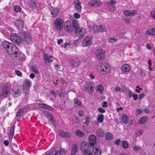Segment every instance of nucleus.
Returning <instances> with one entry per match:
<instances>
[{
  "instance_id": "nucleus-1",
  "label": "nucleus",
  "mask_w": 155,
  "mask_h": 155,
  "mask_svg": "<svg viewBox=\"0 0 155 155\" xmlns=\"http://www.w3.org/2000/svg\"><path fill=\"white\" fill-rule=\"evenodd\" d=\"M96 69L99 74L102 75H105L108 74L110 71V68L106 63L103 62L98 64Z\"/></svg>"
},
{
  "instance_id": "nucleus-2",
  "label": "nucleus",
  "mask_w": 155,
  "mask_h": 155,
  "mask_svg": "<svg viewBox=\"0 0 155 155\" xmlns=\"http://www.w3.org/2000/svg\"><path fill=\"white\" fill-rule=\"evenodd\" d=\"M20 35L22 38V41H25L27 43H30L32 42L31 37L30 34L26 31H22L20 33Z\"/></svg>"
},
{
  "instance_id": "nucleus-3",
  "label": "nucleus",
  "mask_w": 155,
  "mask_h": 155,
  "mask_svg": "<svg viewBox=\"0 0 155 155\" xmlns=\"http://www.w3.org/2000/svg\"><path fill=\"white\" fill-rule=\"evenodd\" d=\"M31 86L30 81L27 79H25L23 83L22 86L24 90V93L28 94L30 91L29 87Z\"/></svg>"
},
{
  "instance_id": "nucleus-4",
  "label": "nucleus",
  "mask_w": 155,
  "mask_h": 155,
  "mask_svg": "<svg viewBox=\"0 0 155 155\" xmlns=\"http://www.w3.org/2000/svg\"><path fill=\"white\" fill-rule=\"evenodd\" d=\"M10 38L12 41L17 45H19L22 41V39L20 37L17 35L16 34H12Z\"/></svg>"
},
{
  "instance_id": "nucleus-5",
  "label": "nucleus",
  "mask_w": 155,
  "mask_h": 155,
  "mask_svg": "<svg viewBox=\"0 0 155 155\" xmlns=\"http://www.w3.org/2000/svg\"><path fill=\"white\" fill-rule=\"evenodd\" d=\"M94 85L91 82H88L84 86V91L87 93H91L94 92Z\"/></svg>"
},
{
  "instance_id": "nucleus-6",
  "label": "nucleus",
  "mask_w": 155,
  "mask_h": 155,
  "mask_svg": "<svg viewBox=\"0 0 155 155\" xmlns=\"http://www.w3.org/2000/svg\"><path fill=\"white\" fill-rule=\"evenodd\" d=\"M105 52L103 49L98 48L96 50V57L99 60H103L105 57Z\"/></svg>"
},
{
  "instance_id": "nucleus-7",
  "label": "nucleus",
  "mask_w": 155,
  "mask_h": 155,
  "mask_svg": "<svg viewBox=\"0 0 155 155\" xmlns=\"http://www.w3.org/2000/svg\"><path fill=\"white\" fill-rule=\"evenodd\" d=\"M54 25L56 31H60L63 28V20H55Z\"/></svg>"
},
{
  "instance_id": "nucleus-8",
  "label": "nucleus",
  "mask_w": 155,
  "mask_h": 155,
  "mask_svg": "<svg viewBox=\"0 0 155 155\" xmlns=\"http://www.w3.org/2000/svg\"><path fill=\"white\" fill-rule=\"evenodd\" d=\"M81 149L84 154L91 152L88 144L85 142H83L81 143Z\"/></svg>"
},
{
  "instance_id": "nucleus-9",
  "label": "nucleus",
  "mask_w": 155,
  "mask_h": 155,
  "mask_svg": "<svg viewBox=\"0 0 155 155\" xmlns=\"http://www.w3.org/2000/svg\"><path fill=\"white\" fill-rule=\"evenodd\" d=\"M58 133L59 135L63 138H70L71 137V135L69 133L62 130H58Z\"/></svg>"
},
{
  "instance_id": "nucleus-10",
  "label": "nucleus",
  "mask_w": 155,
  "mask_h": 155,
  "mask_svg": "<svg viewBox=\"0 0 155 155\" xmlns=\"http://www.w3.org/2000/svg\"><path fill=\"white\" fill-rule=\"evenodd\" d=\"M24 92V90L22 86H20L15 90H14L13 91V95L15 97H17L21 95L23 92Z\"/></svg>"
},
{
  "instance_id": "nucleus-11",
  "label": "nucleus",
  "mask_w": 155,
  "mask_h": 155,
  "mask_svg": "<svg viewBox=\"0 0 155 155\" xmlns=\"http://www.w3.org/2000/svg\"><path fill=\"white\" fill-rule=\"evenodd\" d=\"M16 50H18L17 48L15 45L12 43L9 48L7 49L6 51L9 54H12L14 52H15V51H16Z\"/></svg>"
},
{
  "instance_id": "nucleus-12",
  "label": "nucleus",
  "mask_w": 155,
  "mask_h": 155,
  "mask_svg": "<svg viewBox=\"0 0 155 155\" xmlns=\"http://www.w3.org/2000/svg\"><path fill=\"white\" fill-rule=\"evenodd\" d=\"M106 28L104 25H94L93 27V30L95 32H98L106 31Z\"/></svg>"
},
{
  "instance_id": "nucleus-13",
  "label": "nucleus",
  "mask_w": 155,
  "mask_h": 155,
  "mask_svg": "<svg viewBox=\"0 0 155 155\" xmlns=\"http://www.w3.org/2000/svg\"><path fill=\"white\" fill-rule=\"evenodd\" d=\"M96 137L94 135H91L89 137V141L91 147H94L96 144Z\"/></svg>"
},
{
  "instance_id": "nucleus-14",
  "label": "nucleus",
  "mask_w": 155,
  "mask_h": 155,
  "mask_svg": "<svg viewBox=\"0 0 155 155\" xmlns=\"http://www.w3.org/2000/svg\"><path fill=\"white\" fill-rule=\"evenodd\" d=\"M92 42V41L91 37L89 36H87L83 40L82 45L84 47H87L91 45Z\"/></svg>"
},
{
  "instance_id": "nucleus-15",
  "label": "nucleus",
  "mask_w": 155,
  "mask_h": 155,
  "mask_svg": "<svg viewBox=\"0 0 155 155\" xmlns=\"http://www.w3.org/2000/svg\"><path fill=\"white\" fill-rule=\"evenodd\" d=\"M74 4L75 10L79 12H80L81 10V7L80 1L78 0H75L74 1Z\"/></svg>"
},
{
  "instance_id": "nucleus-16",
  "label": "nucleus",
  "mask_w": 155,
  "mask_h": 155,
  "mask_svg": "<svg viewBox=\"0 0 155 155\" xmlns=\"http://www.w3.org/2000/svg\"><path fill=\"white\" fill-rule=\"evenodd\" d=\"M137 13V11L136 10H126L124 11L123 12L124 15L127 16H134Z\"/></svg>"
},
{
  "instance_id": "nucleus-17",
  "label": "nucleus",
  "mask_w": 155,
  "mask_h": 155,
  "mask_svg": "<svg viewBox=\"0 0 155 155\" xmlns=\"http://www.w3.org/2000/svg\"><path fill=\"white\" fill-rule=\"evenodd\" d=\"M101 4V2L99 0H91L89 4L91 6L97 7Z\"/></svg>"
},
{
  "instance_id": "nucleus-18",
  "label": "nucleus",
  "mask_w": 155,
  "mask_h": 155,
  "mask_svg": "<svg viewBox=\"0 0 155 155\" xmlns=\"http://www.w3.org/2000/svg\"><path fill=\"white\" fill-rule=\"evenodd\" d=\"M53 57L52 56H49L47 54H45L43 55V58L45 63H47L52 62L53 59H51Z\"/></svg>"
},
{
  "instance_id": "nucleus-19",
  "label": "nucleus",
  "mask_w": 155,
  "mask_h": 155,
  "mask_svg": "<svg viewBox=\"0 0 155 155\" xmlns=\"http://www.w3.org/2000/svg\"><path fill=\"white\" fill-rule=\"evenodd\" d=\"M64 30L67 31H69L72 30L73 27L71 26L70 21H66L65 24Z\"/></svg>"
},
{
  "instance_id": "nucleus-20",
  "label": "nucleus",
  "mask_w": 155,
  "mask_h": 155,
  "mask_svg": "<svg viewBox=\"0 0 155 155\" xmlns=\"http://www.w3.org/2000/svg\"><path fill=\"white\" fill-rule=\"evenodd\" d=\"M18 50H16L15 52H14L12 54H10L9 55H11V57L12 58L15 60H18L20 58V55L19 53L18 52Z\"/></svg>"
},
{
  "instance_id": "nucleus-21",
  "label": "nucleus",
  "mask_w": 155,
  "mask_h": 155,
  "mask_svg": "<svg viewBox=\"0 0 155 155\" xmlns=\"http://www.w3.org/2000/svg\"><path fill=\"white\" fill-rule=\"evenodd\" d=\"M75 32L77 36L80 35L81 38L84 36V30L83 28H80L79 27V28L75 29Z\"/></svg>"
},
{
  "instance_id": "nucleus-22",
  "label": "nucleus",
  "mask_w": 155,
  "mask_h": 155,
  "mask_svg": "<svg viewBox=\"0 0 155 155\" xmlns=\"http://www.w3.org/2000/svg\"><path fill=\"white\" fill-rule=\"evenodd\" d=\"M80 63L79 59L78 58H76L71 61V64L74 67H78Z\"/></svg>"
},
{
  "instance_id": "nucleus-23",
  "label": "nucleus",
  "mask_w": 155,
  "mask_h": 155,
  "mask_svg": "<svg viewBox=\"0 0 155 155\" xmlns=\"http://www.w3.org/2000/svg\"><path fill=\"white\" fill-rule=\"evenodd\" d=\"M39 4L35 0H33L30 2L29 6L31 8H36L39 6Z\"/></svg>"
},
{
  "instance_id": "nucleus-24",
  "label": "nucleus",
  "mask_w": 155,
  "mask_h": 155,
  "mask_svg": "<svg viewBox=\"0 0 155 155\" xmlns=\"http://www.w3.org/2000/svg\"><path fill=\"white\" fill-rule=\"evenodd\" d=\"M148 120V118L147 116H144L140 118L138 120V123L140 124H143L146 123Z\"/></svg>"
},
{
  "instance_id": "nucleus-25",
  "label": "nucleus",
  "mask_w": 155,
  "mask_h": 155,
  "mask_svg": "<svg viewBox=\"0 0 155 155\" xmlns=\"http://www.w3.org/2000/svg\"><path fill=\"white\" fill-rule=\"evenodd\" d=\"M15 25L18 28H24V22L22 20H16L15 22Z\"/></svg>"
},
{
  "instance_id": "nucleus-26",
  "label": "nucleus",
  "mask_w": 155,
  "mask_h": 155,
  "mask_svg": "<svg viewBox=\"0 0 155 155\" xmlns=\"http://www.w3.org/2000/svg\"><path fill=\"white\" fill-rule=\"evenodd\" d=\"M39 105L40 107L42 108L47 109L52 111H54V109L51 106L45 104L40 103L39 104Z\"/></svg>"
},
{
  "instance_id": "nucleus-27",
  "label": "nucleus",
  "mask_w": 155,
  "mask_h": 155,
  "mask_svg": "<svg viewBox=\"0 0 155 155\" xmlns=\"http://www.w3.org/2000/svg\"><path fill=\"white\" fill-rule=\"evenodd\" d=\"M43 113L45 116L48 118L50 121H52L53 123L52 120L53 118V117L51 113L46 111H43Z\"/></svg>"
},
{
  "instance_id": "nucleus-28",
  "label": "nucleus",
  "mask_w": 155,
  "mask_h": 155,
  "mask_svg": "<svg viewBox=\"0 0 155 155\" xmlns=\"http://www.w3.org/2000/svg\"><path fill=\"white\" fill-rule=\"evenodd\" d=\"M92 150L95 155H101V151L99 146H95L93 148Z\"/></svg>"
},
{
  "instance_id": "nucleus-29",
  "label": "nucleus",
  "mask_w": 155,
  "mask_h": 155,
  "mask_svg": "<svg viewBox=\"0 0 155 155\" xmlns=\"http://www.w3.org/2000/svg\"><path fill=\"white\" fill-rule=\"evenodd\" d=\"M78 150L77 145L76 144H73L72 146L71 155H75Z\"/></svg>"
},
{
  "instance_id": "nucleus-30",
  "label": "nucleus",
  "mask_w": 155,
  "mask_h": 155,
  "mask_svg": "<svg viewBox=\"0 0 155 155\" xmlns=\"http://www.w3.org/2000/svg\"><path fill=\"white\" fill-rule=\"evenodd\" d=\"M146 33L151 36L155 35V29L154 28H149L145 31Z\"/></svg>"
},
{
  "instance_id": "nucleus-31",
  "label": "nucleus",
  "mask_w": 155,
  "mask_h": 155,
  "mask_svg": "<svg viewBox=\"0 0 155 155\" xmlns=\"http://www.w3.org/2000/svg\"><path fill=\"white\" fill-rule=\"evenodd\" d=\"M130 69V66L128 64H124L121 67V71L125 72L129 71Z\"/></svg>"
},
{
  "instance_id": "nucleus-32",
  "label": "nucleus",
  "mask_w": 155,
  "mask_h": 155,
  "mask_svg": "<svg viewBox=\"0 0 155 155\" xmlns=\"http://www.w3.org/2000/svg\"><path fill=\"white\" fill-rule=\"evenodd\" d=\"M15 125H13L12 126L11 128L10 131L8 135V137L10 140H12V138L13 135L14 134V131L15 128Z\"/></svg>"
},
{
  "instance_id": "nucleus-33",
  "label": "nucleus",
  "mask_w": 155,
  "mask_h": 155,
  "mask_svg": "<svg viewBox=\"0 0 155 155\" xmlns=\"http://www.w3.org/2000/svg\"><path fill=\"white\" fill-rule=\"evenodd\" d=\"M96 134L97 136L102 137L104 136L105 134L102 130L99 129L97 130Z\"/></svg>"
},
{
  "instance_id": "nucleus-34",
  "label": "nucleus",
  "mask_w": 155,
  "mask_h": 155,
  "mask_svg": "<svg viewBox=\"0 0 155 155\" xmlns=\"http://www.w3.org/2000/svg\"><path fill=\"white\" fill-rule=\"evenodd\" d=\"M12 43L6 41H4L2 42V45L6 51Z\"/></svg>"
},
{
  "instance_id": "nucleus-35",
  "label": "nucleus",
  "mask_w": 155,
  "mask_h": 155,
  "mask_svg": "<svg viewBox=\"0 0 155 155\" xmlns=\"http://www.w3.org/2000/svg\"><path fill=\"white\" fill-rule=\"evenodd\" d=\"M2 95L5 97H8L10 94V90L2 89Z\"/></svg>"
},
{
  "instance_id": "nucleus-36",
  "label": "nucleus",
  "mask_w": 155,
  "mask_h": 155,
  "mask_svg": "<svg viewBox=\"0 0 155 155\" xmlns=\"http://www.w3.org/2000/svg\"><path fill=\"white\" fill-rule=\"evenodd\" d=\"M11 84L9 82H7L3 86L2 89L10 90L11 88Z\"/></svg>"
},
{
  "instance_id": "nucleus-37",
  "label": "nucleus",
  "mask_w": 155,
  "mask_h": 155,
  "mask_svg": "<svg viewBox=\"0 0 155 155\" xmlns=\"http://www.w3.org/2000/svg\"><path fill=\"white\" fill-rule=\"evenodd\" d=\"M113 137V135L110 133H107L106 134L105 138L107 140H111Z\"/></svg>"
},
{
  "instance_id": "nucleus-38",
  "label": "nucleus",
  "mask_w": 155,
  "mask_h": 155,
  "mask_svg": "<svg viewBox=\"0 0 155 155\" xmlns=\"http://www.w3.org/2000/svg\"><path fill=\"white\" fill-rule=\"evenodd\" d=\"M122 118V121L124 123L127 124L128 123L129 119L126 115L124 114H123Z\"/></svg>"
},
{
  "instance_id": "nucleus-39",
  "label": "nucleus",
  "mask_w": 155,
  "mask_h": 155,
  "mask_svg": "<svg viewBox=\"0 0 155 155\" xmlns=\"http://www.w3.org/2000/svg\"><path fill=\"white\" fill-rule=\"evenodd\" d=\"M59 10L58 8H54L53 9L51 12V14L54 17H56L59 13Z\"/></svg>"
},
{
  "instance_id": "nucleus-40",
  "label": "nucleus",
  "mask_w": 155,
  "mask_h": 155,
  "mask_svg": "<svg viewBox=\"0 0 155 155\" xmlns=\"http://www.w3.org/2000/svg\"><path fill=\"white\" fill-rule=\"evenodd\" d=\"M75 133L76 135L79 137H82L84 135V133L80 130H77Z\"/></svg>"
},
{
  "instance_id": "nucleus-41",
  "label": "nucleus",
  "mask_w": 155,
  "mask_h": 155,
  "mask_svg": "<svg viewBox=\"0 0 155 155\" xmlns=\"http://www.w3.org/2000/svg\"><path fill=\"white\" fill-rule=\"evenodd\" d=\"M73 27L75 29L80 27L78 22L77 20H73L72 22Z\"/></svg>"
},
{
  "instance_id": "nucleus-42",
  "label": "nucleus",
  "mask_w": 155,
  "mask_h": 155,
  "mask_svg": "<svg viewBox=\"0 0 155 155\" xmlns=\"http://www.w3.org/2000/svg\"><path fill=\"white\" fill-rule=\"evenodd\" d=\"M103 87L101 84H100L97 86L96 88V90L99 92L101 94H103Z\"/></svg>"
},
{
  "instance_id": "nucleus-43",
  "label": "nucleus",
  "mask_w": 155,
  "mask_h": 155,
  "mask_svg": "<svg viewBox=\"0 0 155 155\" xmlns=\"http://www.w3.org/2000/svg\"><path fill=\"white\" fill-rule=\"evenodd\" d=\"M24 113V110L23 109H21L16 112V116L17 117H18L22 115Z\"/></svg>"
},
{
  "instance_id": "nucleus-44",
  "label": "nucleus",
  "mask_w": 155,
  "mask_h": 155,
  "mask_svg": "<svg viewBox=\"0 0 155 155\" xmlns=\"http://www.w3.org/2000/svg\"><path fill=\"white\" fill-rule=\"evenodd\" d=\"M104 119V116L103 114H100L97 118V120L100 123H102Z\"/></svg>"
},
{
  "instance_id": "nucleus-45",
  "label": "nucleus",
  "mask_w": 155,
  "mask_h": 155,
  "mask_svg": "<svg viewBox=\"0 0 155 155\" xmlns=\"http://www.w3.org/2000/svg\"><path fill=\"white\" fill-rule=\"evenodd\" d=\"M108 40L109 43H112L117 41V39L115 37H110L108 38Z\"/></svg>"
},
{
  "instance_id": "nucleus-46",
  "label": "nucleus",
  "mask_w": 155,
  "mask_h": 155,
  "mask_svg": "<svg viewBox=\"0 0 155 155\" xmlns=\"http://www.w3.org/2000/svg\"><path fill=\"white\" fill-rule=\"evenodd\" d=\"M122 147L125 149H127L128 147V143L126 141L124 140L122 142Z\"/></svg>"
},
{
  "instance_id": "nucleus-47",
  "label": "nucleus",
  "mask_w": 155,
  "mask_h": 155,
  "mask_svg": "<svg viewBox=\"0 0 155 155\" xmlns=\"http://www.w3.org/2000/svg\"><path fill=\"white\" fill-rule=\"evenodd\" d=\"M15 11L16 12H20L21 10V8L19 6L16 5L14 7Z\"/></svg>"
},
{
  "instance_id": "nucleus-48",
  "label": "nucleus",
  "mask_w": 155,
  "mask_h": 155,
  "mask_svg": "<svg viewBox=\"0 0 155 155\" xmlns=\"http://www.w3.org/2000/svg\"><path fill=\"white\" fill-rule=\"evenodd\" d=\"M74 102L78 106H81L82 104V102L81 101H79L78 99L77 98H75L74 99Z\"/></svg>"
},
{
  "instance_id": "nucleus-49",
  "label": "nucleus",
  "mask_w": 155,
  "mask_h": 155,
  "mask_svg": "<svg viewBox=\"0 0 155 155\" xmlns=\"http://www.w3.org/2000/svg\"><path fill=\"white\" fill-rule=\"evenodd\" d=\"M31 69L33 72H34L37 74H38V73L39 72L35 67L32 66Z\"/></svg>"
},
{
  "instance_id": "nucleus-50",
  "label": "nucleus",
  "mask_w": 155,
  "mask_h": 155,
  "mask_svg": "<svg viewBox=\"0 0 155 155\" xmlns=\"http://www.w3.org/2000/svg\"><path fill=\"white\" fill-rule=\"evenodd\" d=\"M65 153V150L63 149H61L59 150V153L60 155H64Z\"/></svg>"
},
{
  "instance_id": "nucleus-51",
  "label": "nucleus",
  "mask_w": 155,
  "mask_h": 155,
  "mask_svg": "<svg viewBox=\"0 0 155 155\" xmlns=\"http://www.w3.org/2000/svg\"><path fill=\"white\" fill-rule=\"evenodd\" d=\"M15 73L18 76H21L22 75V73L20 71H19L15 70Z\"/></svg>"
},
{
  "instance_id": "nucleus-52",
  "label": "nucleus",
  "mask_w": 155,
  "mask_h": 155,
  "mask_svg": "<svg viewBox=\"0 0 155 155\" xmlns=\"http://www.w3.org/2000/svg\"><path fill=\"white\" fill-rule=\"evenodd\" d=\"M50 93L53 96L56 97L57 94L54 90H50Z\"/></svg>"
},
{
  "instance_id": "nucleus-53",
  "label": "nucleus",
  "mask_w": 155,
  "mask_h": 155,
  "mask_svg": "<svg viewBox=\"0 0 155 155\" xmlns=\"http://www.w3.org/2000/svg\"><path fill=\"white\" fill-rule=\"evenodd\" d=\"M97 110L98 111L101 113H104L105 112V110L103 109L102 107L99 108Z\"/></svg>"
},
{
  "instance_id": "nucleus-54",
  "label": "nucleus",
  "mask_w": 155,
  "mask_h": 155,
  "mask_svg": "<svg viewBox=\"0 0 155 155\" xmlns=\"http://www.w3.org/2000/svg\"><path fill=\"white\" fill-rule=\"evenodd\" d=\"M145 96V94L143 93L140 94L139 95V97H138V99L140 100H141Z\"/></svg>"
},
{
  "instance_id": "nucleus-55",
  "label": "nucleus",
  "mask_w": 155,
  "mask_h": 155,
  "mask_svg": "<svg viewBox=\"0 0 155 155\" xmlns=\"http://www.w3.org/2000/svg\"><path fill=\"white\" fill-rule=\"evenodd\" d=\"M141 148L139 147L135 146L134 147V150L136 151L139 150Z\"/></svg>"
},
{
  "instance_id": "nucleus-56",
  "label": "nucleus",
  "mask_w": 155,
  "mask_h": 155,
  "mask_svg": "<svg viewBox=\"0 0 155 155\" xmlns=\"http://www.w3.org/2000/svg\"><path fill=\"white\" fill-rule=\"evenodd\" d=\"M74 17L76 18H79L80 17V15L79 13H75L74 14Z\"/></svg>"
},
{
  "instance_id": "nucleus-57",
  "label": "nucleus",
  "mask_w": 155,
  "mask_h": 155,
  "mask_svg": "<svg viewBox=\"0 0 155 155\" xmlns=\"http://www.w3.org/2000/svg\"><path fill=\"white\" fill-rule=\"evenodd\" d=\"M78 114L80 116H82L84 114V113L83 111L81 110L79 112Z\"/></svg>"
},
{
  "instance_id": "nucleus-58",
  "label": "nucleus",
  "mask_w": 155,
  "mask_h": 155,
  "mask_svg": "<svg viewBox=\"0 0 155 155\" xmlns=\"http://www.w3.org/2000/svg\"><path fill=\"white\" fill-rule=\"evenodd\" d=\"M108 106L107 102L106 101H104L102 105V107H107Z\"/></svg>"
},
{
  "instance_id": "nucleus-59",
  "label": "nucleus",
  "mask_w": 155,
  "mask_h": 155,
  "mask_svg": "<svg viewBox=\"0 0 155 155\" xmlns=\"http://www.w3.org/2000/svg\"><path fill=\"white\" fill-rule=\"evenodd\" d=\"M138 95L137 94H134L133 95V97L134 101H136L137 99Z\"/></svg>"
},
{
  "instance_id": "nucleus-60",
  "label": "nucleus",
  "mask_w": 155,
  "mask_h": 155,
  "mask_svg": "<svg viewBox=\"0 0 155 155\" xmlns=\"http://www.w3.org/2000/svg\"><path fill=\"white\" fill-rule=\"evenodd\" d=\"M9 142L7 140H5L4 142L3 143L6 146H8L9 144Z\"/></svg>"
},
{
  "instance_id": "nucleus-61",
  "label": "nucleus",
  "mask_w": 155,
  "mask_h": 155,
  "mask_svg": "<svg viewBox=\"0 0 155 155\" xmlns=\"http://www.w3.org/2000/svg\"><path fill=\"white\" fill-rule=\"evenodd\" d=\"M86 120L85 122L86 124H87L89 123V120L90 118L89 117H87L86 118Z\"/></svg>"
},
{
  "instance_id": "nucleus-62",
  "label": "nucleus",
  "mask_w": 155,
  "mask_h": 155,
  "mask_svg": "<svg viewBox=\"0 0 155 155\" xmlns=\"http://www.w3.org/2000/svg\"><path fill=\"white\" fill-rule=\"evenodd\" d=\"M142 113L141 110L140 109H137L136 110V113L137 114H139Z\"/></svg>"
},
{
  "instance_id": "nucleus-63",
  "label": "nucleus",
  "mask_w": 155,
  "mask_h": 155,
  "mask_svg": "<svg viewBox=\"0 0 155 155\" xmlns=\"http://www.w3.org/2000/svg\"><path fill=\"white\" fill-rule=\"evenodd\" d=\"M123 108L122 107H120L119 108L117 109V111L118 112H119L120 111L122 110H123Z\"/></svg>"
},
{
  "instance_id": "nucleus-64",
  "label": "nucleus",
  "mask_w": 155,
  "mask_h": 155,
  "mask_svg": "<svg viewBox=\"0 0 155 155\" xmlns=\"http://www.w3.org/2000/svg\"><path fill=\"white\" fill-rule=\"evenodd\" d=\"M63 41V39L62 38H60L58 41V45L60 44Z\"/></svg>"
}]
</instances>
